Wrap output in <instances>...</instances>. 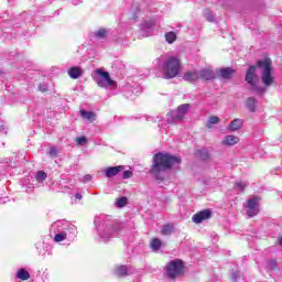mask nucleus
Masks as SVG:
<instances>
[{"label": "nucleus", "mask_w": 282, "mask_h": 282, "mask_svg": "<svg viewBox=\"0 0 282 282\" xmlns=\"http://www.w3.org/2000/svg\"><path fill=\"white\" fill-rule=\"evenodd\" d=\"M175 164H182V158L172 155L169 153L159 152L152 158V165L150 166V173L159 180V182H164L163 173L171 171Z\"/></svg>", "instance_id": "f257e3e1"}, {"label": "nucleus", "mask_w": 282, "mask_h": 282, "mask_svg": "<svg viewBox=\"0 0 282 282\" xmlns=\"http://www.w3.org/2000/svg\"><path fill=\"white\" fill-rule=\"evenodd\" d=\"M257 67L262 69L261 80L264 87H270L274 84V77L272 76V59L270 57H264L263 61L258 59L256 65H252L248 69V76L254 74Z\"/></svg>", "instance_id": "f03ea898"}, {"label": "nucleus", "mask_w": 282, "mask_h": 282, "mask_svg": "<svg viewBox=\"0 0 282 282\" xmlns=\"http://www.w3.org/2000/svg\"><path fill=\"white\" fill-rule=\"evenodd\" d=\"M182 69V61L177 57H167L163 64V76L166 79L175 78Z\"/></svg>", "instance_id": "7ed1b4c3"}, {"label": "nucleus", "mask_w": 282, "mask_h": 282, "mask_svg": "<svg viewBox=\"0 0 282 282\" xmlns=\"http://www.w3.org/2000/svg\"><path fill=\"white\" fill-rule=\"evenodd\" d=\"M184 261L182 259H175L165 265V274L169 279L175 281L177 276H182V274H184Z\"/></svg>", "instance_id": "20e7f679"}, {"label": "nucleus", "mask_w": 282, "mask_h": 282, "mask_svg": "<svg viewBox=\"0 0 282 282\" xmlns=\"http://www.w3.org/2000/svg\"><path fill=\"white\" fill-rule=\"evenodd\" d=\"M95 74L97 76L94 77V80L98 85V87L105 88V87H113V85H116V82L111 79V75H109V72L102 68H97L95 70Z\"/></svg>", "instance_id": "39448f33"}, {"label": "nucleus", "mask_w": 282, "mask_h": 282, "mask_svg": "<svg viewBox=\"0 0 282 282\" xmlns=\"http://www.w3.org/2000/svg\"><path fill=\"white\" fill-rule=\"evenodd\" d=\"M248 84L251 85V91H254V94H258V96H262L265 94V88L259 85V76H257V74L249 73Z\"/></svg>", "instance_id": "423d86ee"}, {"label": "nucleus", "mask_w": 282, "mask_h": 282, "mask_svg": "<svg viewBox=\"0 0 282 282\" xmlns=\"http://www.w3.org/2000/svg\"><path fill=\"white\" fill-rule=\"evenodd\" d=\"M261 196H253L248 200V217H257L259 215V203Z\"/></svg>", "instance_id": "0eeeda50"}, {"label": "nucleus", "mask_w": 282, "mask_h": 282, "mask_svg": "<svg viewBox=\"0 0 282 282\" xmlns=\"http://www.w3.org/2000/svg\"><path fill=\"white\" fill-rule=\"evenodd\" d=\"M212 217H213V210L203 209L192 216V221L194 224H202L203 221H207V219H210Z\"/></svg>", "instance_id": "6e6552de"}, {"label": "nucleus", "mask_w": 282, "mask_h": 282, "mask_svg": "<svg viewBox=\"0 0 282 282\" xmlns=\"http://www.w3.org/2000/svg\"><path fill=\"white\" fill-rule=\"evenodd\" d=\"M217 77L221 78L223 80H230L235 74H237V70L232 67H223L218 68L216 70Z\"/></svg>", "instance_id": "1a4fd4ad"}, {"label": "nucleus", "mask_w": 282, "mask_h": 282, "mask_svg": "<svg viewBox=\"0 0 282 282\" xmlns=\"http://www.w3.org/2000/svg\"><path fill=\"white\" fill-rule=\"evenodd\" d=\"M188 109H191V105L188 104L178 106L174 113V120H184V115L188 113Z\"/></svg>", "instance_id": "9d476101"}, {"label": "nucleus", "mask_w": 282, "mask_h": 282, "mask_svg": "<svg viewBox=\"0 0 282 282\" xmlns=\"http://www.w3.org/2000/svg\"><path fill=\"white\" fill-rule=\"evenodd\" d=\"M121 171H124V166L118 165V166L107 167L104 173L106 177L111 178V177H116V175H118V173H121Z\"/></svg>", "instance_id": "9b49d317"}, {"label": "nucleus", "mask_w": 282, "mask_h": 282, "mask_svg": "<svg viewBox=\"0 0 282 282\" xmlns=\"http://www.w3.org/2000/svg\"><path fill=\"white\" fill-rule=\"evenodd\" d=\"M243 127V121L239 118H235L228 126L227 131L234 133V131H239Z\"/></svg>", "instance_id": "f8f14e48"}, {"label": "nucleus", "mask_w": 282, "mask_h": 282, "mask_svg": "<svg viewBox=\"0 0 282 282\" xmlns=\"http://www.w3.org/2000/svg\"><path fill=\"white\" fill-rule=\"evenodd\" d=\"M198 76L200 80H215V73H213V69L210 68H203Z\"/></svg>", "instance_id": "ddd939ff"}, {"label": "nucleus", "mask_w": 282, "mask_h": 282, "mask_svg": "<svg viewBox=\"0 0 282 282\" xmlns=\"http://www.w3.org/2000/svg\"><path fill=\"white\" fill-rule=\"evenodd\" d=\"M221 144L224 147H235V144H239V137L232 135V134H228L221 141Z\"/></svg>", "instance_id": "4468645a"}, {"label": "nucleus", "mask_w": 282, "mask_h": 282, "mask_svg": "<svg viewBox=\"0 0 282 282\" xmlns=\"http://www.w3.org/2000/svg\"><path fill=\"white\" fill-rule=\"evenodd\" d=\"M67 74L69 78H72L73 80H77V78H80V76H83V68L77 66H72L70 68L67 69Z\"/></svg>", "instance_id": "2eb2a0df"}, {"label": "nucleus", "mask_w": 282, "mask_h": 282, "mask_svg": "<svg viewBox=\"0 0 282 282\" xmlns=\"http://www.w3.org/2000/svg\"><path fill=\"white\" fill-rule=\"evenodd\" d=\"M183 79L186 83H195L199 79V72L197 70L186 72L183 76Z\"/></svg>", "instance_id": "dca6fc26"}, {"label": "nucleus", "mask_w": 282, "mask_h": 282, "mask_svg": "<svg viewBox=\"0 0 282 282\" xmlns=\"http://www.w3.org/2000/svg\"><path fill=\"white\" fill-rule=\"evenodd\" d=\"M173 232H175V225L171 223L163 224L161 235H163L164 237H170V235H172Z\"/></svg>", "instance_id": "f3484780"}, {"label": "nucleus", "mask_w": 282, "mask_h": 282, "mask_svg": "<svg viewBox=\"0 0 282 282\" xmlns=\"http://www.w3.org/2000/svg\"><path fill=\"white\" fill-rule=\"evenodd\" d=\"M79 113L82 118H86V120H88L89 122H94V120H96V112L80 110Z\"/></svg>", "instance_id": "a211bd4d"}, {"label": "nucleus", "mask_w": 282, "mask_h": 282, "mask_svg": "<svg viewBox=\"0 0 282 282\" xmlns=\"http://www.w3.org/2000/svg\"><path fill=\"white\" fill-rule=\"evenodd\" d=\"M17 278L20 279V281H28L30 280V272H28L25 269H19Z\"/></svg>", "instance_id": "6ab92c4d"}, {"label": "nucleus", "mask_w": 282, "mask_h": 282, "mask_svg": "<svg viewBox=\"0 0 282 282\" xmlns=\"http://www.w3.org/2000/svg\"><path fill=\"white\" fill-rule=\"evenodd\" d=\"M109 34V30L101 28L97 31L94 32V37L95 39H105Z\"/></svg>", "instance_id": "aec40b11"}, {"label": "nucleus", "mask_w": 282, "mask_h": 282, "mask_svg": "<svg viewBox=\"0 0 282 282\" xmlns=\"http://www.w3.org/2000/svg\"><path fill=\"white\" fill-rule=\"evenodd\" d=\"M219 122H221V119L217 116H212L209 117L206 127L207 129H213V124H219Z\"/></svg>", "instance_id": "412c9836"}, {"label": "nucleus", "mask_w": 282, "mask_h": 282, "mask_svg": "<svg viewBox=\"0 0 282 282\" xmlns=\"http://www.w3.org/2000/svg\"><path fill=\"white\" fill-rule=\"evenodd\" d=\"M165 41L170 44L175 43L177 41V34L173 31L165 33Z\"/></svg>", "instance_id": "4be33fe9"}, {"label": "nucleus", "mask_w": 282, "mask_h": 282, "mask_svg": "<svg viewBox=\"0 0 282 282\" xmlns=\"http://www.w3.org/2000/svg\"><path fill=\"white\" fill-rule=\"evenodd\" d=\"M118 276H127L129 274V268L127 265H120L116 269Z\"/></svg>", "instance_id": "5701e85b"}, {"label": "nucleus", "mask_w": 282, "mask_h": 282, "mask_svg": "<svg viewBox=\"0 0 282 282\" xmlns=\"http://www.w3.org/2000/svg\"><path fill=\"white\" fill-rule=\"evenodd\" d=\"M152 250H160V248H162V240H160V238H154L151 240V243H150Z\"/></svg>", "instance_id": "b1692460"}, {"label": "nucleus", "mask_w": 282, "mask_h": 282, "mask_svg": "<svg viewBox=\"0 0 282 282\" xmlns=\"http://www.w3.org/2000/svg\"><path fill=\"white\" fill-rule=\"evenodd\" d=\"M248 109L249 111H251V113H254V111H257V99L254 98L248 99Z\"/></svg>", "instance_id": "393cba45"}, {"label": "nucleus", "mask_w": 282, "mask_h": 282, "mask_svg": "<svg viewBox=\"0 0 282 282\" xmlns=\"http://www.w3.org/2000/svg\"><path fill=\"white\" fill-rule=\"evenodd\" d=\"M196 155L200 158V160H208V158H210V154L206 150H197Z\"/></svg>", "instance_id": "a878e982"}, {"label": "nucleus", "mask_w": 282, "mask_h": 282, "mask_svg": "<svg viewBox=\"0 0 282 282\" xmlns=\"http://www.w3.org/2000/svg\"><path fill=\"white\" fill-rule=\"evenodd\" d=\"M65 239H67V234H65V232L56 234V235L54 236V241H55L56 243H61V241H65Z\"/></svg>", "instance_id": "bb28decb"}, {"label": "nucleus", "mask_w": 282, "mask_h": 282, "mask_svg": "<svg viewBox=\"0 0 282 282\" xmlns=\"http://www.w3.org/2000/svg\"><path fill=\"white\" fill-rule=\"evenodd\" d=\"M36 182H45L47 180V174L43 171H39L35 176Z\"/></svg>", "instance_id": "cd10ccee"}, {"label": "nucleus", "mask_w": 282, "mask_h": 282, "mask_svg": "<svg viewBox=\"0 0 282 282\" xmlns=\"http://www.w3.org/2000/svg\"><path fill=\"white\" fill-rule=\"evenodd\" d=\"M127 197H120L117 199V206L118 208H124V206H127Z\"/></svg>", "instance_id": "c85d7f7f"}, {"label": "nucleus", "mask_w": 282, "mask_h": 282, "mask_svg": "<svg viewBox=\"0 0 282 282\" xmlns=\"http://www.w3.org/2000/svg\"><path fill=\"white\" fill-rule=\"evenodd\" d=\"M75 142H77V144H79V147H83V145L87 144V137H77L75 139Z\"/></svg>", "instance_id": "c756f323"}, {"label": "nucleus", "mask_w": 282, "mask_h": 282, "mask_svg": "<svg viewBox=\"0 0 282 282\" xmlns=\"http://www.w3.org/2000/svg\"><path fill=\"white\" fill-rule=\"evenodd\" d=\"M122 177L123 180H130V177H133V172L124 171Z\"/></svg>", "instance_id": "7c9ffc66"}, {"label": "nucleus", "mask_w": 282, "mask_h": 282, "mask_svg": "<svg viewBox=\"0 0 282 282\" xmlns=\"http://www.w3.org/2000/svg\"><path fill=\"white\" fill-rule=\"evenodd\" d=\"M39 91H41L42 94H47V86L45 84H40Z\"/></svg>", "instance_id": "2f4dec72"}, {"label": "nucleus", "mask_w": 282, "mask_h": 282, "mask_svg": "<svg viewBox=\"0 0 282 282\" xmlns=\"http://www.w3.org/2000/svg\"><path fill=\"white\" fill-rule=\"evenodd\" d=\"M48 155H51V158H56V155H58V151L56 150V148H51Z\"/></svg>", "instance_id": "473e14b6"}, {"label": "nucleus", "mask_w": 282, "mask_h": 282, "mask_svg": "<svg viewBox=\"0 0 282 282\" xmlns=\"http://www.w3.org/2000/svg\"><path fill=\"white\" fill-rule=\"evenodd\" d=\"M269 265H270L271 270H276V261H273V260L270 261Z\"/></svg>", "instance_id": "72a5a7b5"}, {"label": "nucleus", "mask_w": 282, "mask_h": 282, "mask_svg": "<svg viewBox=\"0 0 282 282\" xmlns=\"http://www.w3.org/2000/svg\"><path fill=\"white\" fill-rule=\"evenodd\" d=\"M206 20L209 21V23H213V21H215V17H213L212 14H208L206 17Z\"/></svg>", "instance_id": "f704fd0d"}, {"label": "nucleus", "mask_w": 282, "mask_h": 282, "mask_svg": "<svg viewBox=\"0 0 282 282\" xmlns=\"http://www.w3.org/2000/svg\"><path fill=\"white\" fill-rule=\"evenodd\" d=\"M75 199H83V195L76 193V194H75Z\"/></svg>", "instance_id": "c9c22d12"}, {"label": "nucleus", "mask_w": 282, "mask_h": 282, "mask_svg": "<svg viewBox=\"0 0 282 282\" xmlns=\"http://www.w3.org/2000/svg\"><path fill=\"white\" fill-rule=\"evenodd\" d=\"M280 246H282V235L278 238Z\"/></svg>", "instance_id": "e433bc0d"}, {"label": "nucleus", "mask_w": 282, "mask_h": 282, "mask_svg": "<svg viewBox=\"0 0 282 282\" xmlns=\"http://www.w3.org/2000/svg\"><path fill=\"white\" fill-rule=\"evenodd\" d=\"M245 80L248 83V73L245 74Z\"/></svg>", "instance_id": "4c0bfd02"}, {"label": "nucleus", "mask_w": 282, "mask_h": 282, "mask_svg": "<svg viewBox=\"0 0 282 282\" xmlns=\"http://www.w3.org/2000/svg\"><path fill=\"white\" fill-rule=\"evenodd\" d=\"M237 186H239L240 188H243V185L241 183H237Z\"/></svg>", "instance_id": "58836bf2"}]
</instances>
